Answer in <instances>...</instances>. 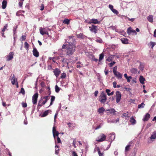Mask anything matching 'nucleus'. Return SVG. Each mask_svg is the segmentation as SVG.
<instances>
[{
  "label": "nucleus",
  "mask_w": 156,
  "mask_h": 156,
  "mask_svg": "<svg viewBox=\"0 0 156 156\" xmlns=\"http://www.w3.org/2000/svg\"><path fill=\"white\" fill-rule=\"evenodd\" d=\"M97 151L98 152L99 156H103V153H101V152L100 149L99 148V147H98V148H97Z\"/></svg>",
  "instance_id": "37"
},
{
  "label": "nucleus",
  "mask_w": 156,
  "mask_h": 156,
  "mask_svg": "<svg viewBox=\"0 0 156 156\" xmlns=\"http://www.w3.org/2000/svg\"><path fill=\"white\" fill-rule=\"evenodd\" d=\"M24 44L25 48L27 50H28L29 46L27 42H26L24 43Z\"/></svg>",
  "instance_id": "36"
},
{
  "label": "nucleus",
  "mask_w": 156,
  "mask_h": 156,
  "mask_svg": "<svg viewBox=\"0 0 156 156\" xmlns=\"http://www.w3.org/2000/svg\"><path fill=\"white\" fill-rule=\"evenodd\" d=\"M55 147V154H57L59 153V149H58V146L56 145Z\"/></svg>",
  "instance_id": "32"
},
{
  "label": "nucleus",
  "mask_w": 156,
  "mask_h": 156,
  "mask_svg": "<svg viewBox=\"0 0 156 156\" xmlns=\"http://www.w3.org/2000/svg\"><path fill=\"white\" fill-rule=\"evenodd\" d=\"M72 156H78V155L75 151H73L72 153Z\"/></svg>",
  "instance_id": "60"
},
{
  "label": "nucleus",
  "mask_w": 156,
  "mask_h": 156,
  "mask_svg": "<svg viewBox=\"0 0 156 156\" xmlns=\"http://www.w3.org/2000/svg\"><path fill=\"white\" fill-rule=\"evenodd\" d=\"M151 139H155L156 138V131L153 132L151 136Z\"/></svg>",
  "instance_id": "26"
},
{
  "label": "nucleus",
  "mask_w": 156,
  "mask_h": 156,
  "mask_svg": "<svg viewBox=\"0 0 156 156\" xmlns=\"http://www.w3.org/2000/svg\"><path fill=\"white\" fill-rule=\"evenodd\" d=\"M117 84V83L116 82L114 81L113 83V87L114 88H116V85Z\"/></svg>",
  "instance_id": "58"
},
{
  "label": "nucleus",
  "mask_w": 156,
  "mask_h": 156,
  "mask_svg": "<svg viewBox=\"0 0 156 156\" xmlns=\"http://www.w3.org/2000/svg\"><path fill=\"white\" fill-rule=\"evenodd\" d=\"M132 77L131 76H128L127 78H126L127 80V81L128 82H129L130 81V79H132Z\"/></svg>",
  "instance_id": "49"
},
{
  "label": "nucleus",
  "mask_w": 156,
  "mask_h": 156,
  "mask_svg": "<svg viewBox=\"0 0 156 156\" xmlns=\"http://www.w3.org/2000/svg\"><path fill=\"white\" fill-rule=\"evenodd\" d=\"M48 30H49V29L48 28L40 27V33L42 35H44V34H46L47 35H48Z\"/></svg>",
  "instance_id": "4"
},
{
  "label": "nucleus",
  "mask_w": 156,
  "mask_h": 156,
  "mask_svg": "<svg viewBox=\"0 0 156 156\" xmlns=\"http://www.w3.org/2000/svg\"><path fill=\"white\" fill-rule=\"evenodd\" d=\"M98 93V92L97 90H96L94 94L95 97H97V96Z\"/></svg>",
  "instance_id": "62"
},
{
  "label": "nucleus",
  "mask_w": 156,
  "mask_h": 156,
  "mask_svg": "<svg viewBox=\"0 0 156 156\" xmlns=\"http://www.w3.org/2000/svg\"><path fill=\"white\" fill-rule=\"evenodd\" d=\"M97 41L100 43H102V41L101 39H97Z\"/></svg>",
  "instance_id": "61"
},
{
  "label": "nucleus",
  "mask_w": 156,
  "mask_h": 156,
  "mask_svg": "<svg viewBox=\"0 0 156 156\" xmlns=\"http://www.w3.org/2000/svg\"><path fill=\"white\" fill-rule=\"evenodd\" d=\"M139 81L142 84L144 83V82L145 81V78L142 76H140L139 78Z\"/></svg>",
  "instance_id": "20"
},
{
  "label": "nucleus",
  "mask_w": 156,
  "mask_h": 156,
  "mask_svg": "<svg viewBox=\"0 0 156 156\" xmlns=\"http://www.w3.org/2000/svg\"><path fill=\"white\" fill-rule=\"evenodd\" d=\"M154 36L156 37V29L154 30Z\"/></svg>",
  "instance_id": "64"
},
{
  "label": "nucleus",
  "mask_w": 156,
  "mask_h": 156,
  "mask_svg": "<svg viewBox=\"0 0 156 156\" xmlns=\"http://www.w3.org/2000/svg\"><path fill=\"white\" fill-rule=\"evenodd\" d=\"M55 97L54 96H51V102L50 105V106H51L53 104V102L55 100Z\"/></svg>",
  "instance_id": "30"
},
{
  "label": "nucleus",
  "mask_w": 156,
  "mask_h": 156,
  "mask_svg": "<svg viewBox=\"0 0 156 156\" xmlns=\"http://www.w3.org/2000/svg\"><path fill=\"white\" fill-rule=\"evenodd\" d=\"M51 112V111L50 110H47L46 111L43 112L42 115H41V117H44L48 115L49 113Z\"/></svg>",
  "instance_id": "21"
},
{
  "label": "nucleus",
  "mask_w": 156,
  "mask_h": 156,
  "mask_svg": "<svg viewBox=\"0 0 156 156\" xmlns=\"http://www.w3.org/2000/svg\"><path fill=\"white\" fill-rule=\"evenodd\" d=\"M16 28L14 27L13 28V34L14 35H15V34L16 33Z\"/></svg>",
  "instance_id": "59"
},
{
  "label": "nucleus",
  "mask_w": 156,
  "mask_h": 156,
  "mask_svg": "<svg viewBox=\"0 0 156 156\" xmlns=\"http://www.w3.org/2000/svg\"><path fill=\"white\" fill-rule=\"evenodd\" d=\"M8 27V25L7 24H5V25L4 26L3 28L2 29V32H4L7 29Z\"/></svg>",
  "instance_id": "34"
},
{
  "label": "nucleus",
  "mask_w": 156,
  "mask_h": 156,
  "mask_svg": "<svg viewBox=\"0 0 156 156\" xmlns=\"http://www.w3.org/2000/svg\"><path fill=\"white\" fill-rule=\"evenodd\" d=\"M20 93H22L23 94H24L25 93V91L23 88H22Z\"/></svg>",
  "instance_id": "45"
},
{
  "label": "nucleus",
  "mask_w": 156,
  "mask_h": 156,
  "mask_svg": "<svg viewBox=\"0 0 156 156\" xmlns=\"http://www.w3.org/2000/svg\"><path fill=\"white\" fill-rule=\"evenodd\" d=\"M52 132L53 134V137L54 138H55V136H58V134H59V133L58 132L56 131L55 128V126H54L53 127L52 129Z\"/></svg>",
  "instance_id": "12"
},
{
  "label": "nucleus",
  "mask_w": 156,
  "mask_h": 156,
  "mask_svg": "<svg viewBox=\"0 0 156 156\" xmlns=\"http://www.w3.org/2000/svg\"><path fill=\"white\" fill-rule=\"evenodd\" d=\"M150 115L148 113H147L144 117L143 119V121H147L149 118L150 117Z\"/></svg>",
  "instance_id": "22"
},
{
  "label": "nucleus",
  "mask_w": 156,
  "mask_h": 156,
  "mask_svg": "<svg viewBox=\"0 0 156 156\" xmlns=\"http://www.w3.org/2000/svg\"><path fill=\"white\" fill-rule=\"evenodd\" d=\"M48 99V96H46L43 98L41 97V100L39 101L37 108L41 107L42 105L45 104Z\"/></svg>",
  "instance_id": "2"
},
{
  "label": "nucleus",
  "mask_w": 156,
  "mask_h": 156,
  "mask_svg": "<svg viewBox=\"0 0 156 156\" xmlns=\"http://www.w3.org/2000/svg\"><path fill=\"white\" fill-rule=\"evenodd\" d=\"M104 56V55L103 53H102L99 55V57L98 60L99 62H100L103 58Z\"/></svg>",
  "instance_id": "33"
},
{
  "label": "nucleus",
  "mask_w": 156,
  "mask_h": 156,
  "mask_svg": "<svg viewBox=\"0 0 156 156\" xmlns=\"http://www.w3.org/2000/svg\"><path fill=\"white\" fill-rule=\"evenodd\" d=\"M107 100L106 95L103 92H102L100 96L99 101L102 104H104Z\"/></svg>",
  "instance_id": "3"
},
{
  "label": "nucleus",
  "mask_w": 156,
  "mask_h": 156,
  "mask_svg": "<svg viewBox=\"0 0 156 156\" xmlns=\"http://www.w3.org/2000/svg\"><path fill=\"white\" fill-rule=\"evenodd\" d=\"M53 73L55 76L56 77H58L61 73V71L58 68H56L54 70Z\"/></svg>",
  "instance_id": "13"
},
{
  "label": "nucleus",
  "mask_w": 156,
  "mask_h": 156,
  "mask_svg": "<svg viewBox=\"0 0 156 156\" xmlns=\"http://www.w3.org/2000/svg\"><path fill=\"white\" fill-rule=\"evenodd\" d=\"M130 71L132 73L134 74L137 73L138 72V70L137 69L135 68H132L131 69Z\"/></svg>",
  "instance_id": "24"
},
{
  "label": "nucleus",
  "mask_w": 156,
  "mask_h": 156,
  "mask_svg": "<svg viewBox=\"0 0 156 156\" xmlns=\"http://www.w3.org/2000/svg\"><path fill=\"white\" fill-rule=\"evenodd\" d=\"M116 112L114 108H112L110 109V113L111 114H113L114 115L115 114V112Z\"/></svg>",
  "instance_id": "38"
},
{
  "label": "nucleus",
  "mask_w": 156,
  "mask_h": 156,
  "mask_svg": "<svg viewBox=\"0 0 156 156\" xmlns=\"http://www.w3.org/2000/svg\"><path fill=\"white\" fill-rule=\"evenodd\" d=\"M22 107L23 108H25L27 107V105L26 103L22 102Z\"/></svg>",
  "instance_id": "48"
},
{
  "label": "nucleus",
  "mask_w": 156,
  "mask_h": 156,
  "mask_svg": "<svg viewBox=\"0 0 156 156\" xmlns=\"http://www.w3.org/2000/svg\"><path fill=\"white\" fill-rule=\"evenodd\" d=\"M66 76V74L65 73H63L61 75V78L62 79H64Z\"/></svg>",
  "instance_id": "39"
},
{
  "label": "nucleus",
  "mask_w": 156,
  "mask_h": 156,
  "mask_svg": "<svg viewBox=\"0 0 156 156\" xmlns=\"http://www.w3.org/2000/svg\"><path fill=\"white\" fill-rule=\"evenodd\" d=\"M91 59L92 60L96 62H97L98 61V59L96 58L94 55L92 56Z\"/></svg>",
  "instance_id": "42"
},
{
  "label": "nucleus",
  "mask_w": 156,
  "mask_h": 156,
  "mask_svg": "<svg viewBox=\"0 0 156 156\" xmlns=\"http://www.w3.org/2000/svg\"><path fill=\"white\" fill-rule=\"evenodd\" d=\"M130 121L132 125L135 124L136 123V121L133 117L130 118Z\"/></svg>",
  "instance_id": "27"
},
{
  "label": "nucleus",
  "mask_w": 156,
  "mask_h": 156,
  "mask_svg": "<svg viewBox=\"0 0 156 156\" xmlns=\"http://www.w3.org/2000/svg\"><path fill=\"white\" fill-rule=\"evenodd\" d=\"M89 28L91 32L94 33L95 34L97 33L98 30L97 26L92 24L91 27H89Z\"/></svg>",
  "instance_id": "5"
},
{
  "label": "nucleus",
  "mask_w": 156,
  "mask_h": 156,
  "mask_svg": "<svg viewBox=\"0 0 156 156\" xmlns=\"http://www.w3.org/2000/svg\"><path fill=\"white\" fill-rule=\"evenodd\" d=\"M89 23L90 24H99L100 23V21H98L97 19H92L89 21Z\"/></svg>",
  "instance_id": "11"
},
{
  "label": "nucleus",
  "mask_w": 156,
  "mask_h": 156,
  "mask_svg": "<svg viewBox=\"0 0 156 156\" xmlns=\"http://www.w3.org/2000/svg\"><path fill=\"white\" fill-rule=\"evenodd\" d=\"M108 7L111 11H112V10L114 9L113 6L112 5H109L108 6Z\"/></svg>",
  "instance_id": "53"
},
{
  "label": "nucleus",
  "mask_w": 156,
  "mask_h": 156,
  "mask_svg": "<svg viewBox=\"0 0 156 156\" xmlns=\"http://www.w3.org/2000/svg\"><path fill=\"white\" fill-rule=\"evenodd\" d=\"M14 53L13 52H10L9 54L6 56V61H9L12 59L13 58Z\"/></svg>",
  "instance_id": "8"
},
{
  "label": "nucleus",
  "mask_w": 156,
  "mask_h": 156,
  "mask_svg": "<svg viewBox=\"0 0 156 156\" xmlns=\"http://www.w3.org/2000/svg\"><path fill=\"white\" fill-rule=\"evenodd\" d=\"M115 97L116 102L117 103L119 102L121 98V93L119 91H117L115 93Z\"/></svg>",
  "instance_id": "6"
},
{
  "label": "nucleus",
  "mask_w": 156,
  "mask_h": 156,
  "mask_svg": "<svg viewBox=\"0 0 156 156\" xmlns=\"http://www.w3.org/2000/svg\"><path fill=\"white\" fill-rule=\"evenodd\" d=\"M115 133H112L108 135L109 139L112 141H113L115 139Z\"/></svg>",
  "instance_id": "15"
},
{
  "label": "nucleus",
  "mask_w": 156,
  "mask_h": 156,
  "mask_svg": "<svg viewBox=\"0 0 156 156\" xmlns=\"http://www.w3.org/2000/svg\"><path fill=\"white\" fill-rule=\"evenodd\" d=\"M130 146L131 145H128L126 146L125 149V150L126 151H127L129 150Z\"/></svg>",
  "instance_id": "43"
},
{
  "label": "nucleus",
  "mask_w": 156,
  "mask_h": 156,
  "mask_svg": "<svg viewBox=\"0 0 156 156\" xmlns=\"http://www.w3.org/2000/svg\"><path fill=\"white\" fill-rule=\"evenodd\" d=\"M58 115V112H56V113H55V115L54 118V121L55 122H56V117H57Z\"/></svg>",
  "instance_id": "52"
},
{
  "label": "nucleus",
  "mask_w": 156,
  "mask_h": 156,
  "mask_svg": "<svg viewBox=\"0 0 156 156\" xmlns=\"http://www.w3.org/2000/svg\"><path fill=\"white\" fill-rule=\"evenodd\" d=\"M33 55L35 57H37L39 56V53L37 49L35 47L33 48Z\"/></svg>",
  "instance_id": "14"
},
{
  "label": "nucleus",
  "mask_w": 156,
  "mask_h": 156,
  "mask_svg": "<svg viewBox=\"0 0 156 156\" xmlns=\"http://www.w3.org/2000/svg\"><path fill=\"white\" fill-rule=\"evenodd\" d=\"M26 38V37L25 35H23L22 36L21 39H22V41H24V40H25Z\"/></svg>",
  "instance_id": "57"
},
{
  "label": "nucleus",
  "mask_w": 156,
  "mask_h": 156,
  "mask_svg": "<svg viewBox=\"0 0 156 156\" xmlns=\"http://www.w3.org/2000/svg\"><path fill=\"white\" fill-rule=\"evenodd\" d=\"M98 139L96 140L98 142H102L104 141L106 139V136L103 134L100 135L98 137Z\"/></svg>",
  "instance_id": "9"
},
{
  "label": "nucleus",
  "mask_w": 156,
  "mask_h": 156,
  "mask_svg": "<svg viewBox=\"0 0 156 156\" xmlns=\"http://www.w3.org/2000/svg\"><path fill=\"white\" fill-rule=\"evenodd\" d=\"M38 97V94L37 93H36L33 95L32 98V102L33 104L35 105L37 103Z\"/></svg>",
  "instance_id": "7"
},
{
  "label": "nucleus",
  "mask_w": 156,
  "mask_h": 156,
  "mask_svg": "<svg viewBox=\"0 0 156 156\" xmlns=\"http://www.w3.org/2000/svg\"><path fill=\"white\" fill-rule=\"evenodd\" d=\"M112 11L114 14L116 15H117L119 13V12L116 10L114 9Z\"/></svg>",
  "instance_id": "40"
},
{
  "label": "nucleus",
  "mask_w": 156,
  "mask_h": 156,
  "mask_svg": "<svg viewBox=\"0 0 156 156\" xmlns=\"http://www.w3.org/2000/svg\"><path fill=\"white\" fill-rule=\"evenodd\" d=\"M44 7L43 4H42L41 6L40 10H43L44 9Z\"/></svg>",
  "instance_id": "63"
},
{
  "label": "nucleus",
  "mask_w": 156,
  "mask_h": 156,
  "mask_svg": "<svg viewBox=\"0 0 156 156\" xmlns=\"http://www.w3.org/2000/svg\"><path fill=\"white\" fill-rule=\"evenodd\" d=\"M115 76L117 77L118 79H121L122 78V74L118 72H117L114 73Z\"/></svg>",
  "instance_id": "19"
},
{
  "label": "nucleus",
  "mask_w": 156,
  "mask_h": 156,
  "mask_svg": "<svg viewBox=\"0 0 156 156\" xmlns=\"http://www.w3.org/2000/svg\"><path fill=\"white\" fill-rule=\"evenodd\" d=\"M121 41L123 44H128L129 40L126 38H123L121 39Z\"/></svg>",
  "instance_id": "17"
},
{
  "label": "nucleus",
  "mask_w": 156,
  "mask_h": 156,
  "mask_svg": "<svg viewBox=\"0 0 156 156\" xmlns=\"http://www.w3.org/2000/svg\"><path fill=\"white\" fill-rule=\"evenodd\" d=\"M70 23V20L67 19H65L63 22V23L64 24H69Z\"/></svg>",
  "instance_id": "28"
},
{
  "label": "nucleus",
  "mask_w": 156,
  "mask_h": 156,
  "mask_svg": "<svg viewBox=\"0 0 156 156\" xmlns=\"http://www.w3.org/2000/svg\"><path fill=\"white\" fill-rule=\"evenodd\" d=\"M145 105L144 103L142 102L141 104L138 105V108H143L144 107Z\"/></svg>",
  "instance_id": "31"
},
{
  "label": "nucleus",
  "mask_w": 156,
  "mask_h": 156,
  "mask_svg": "<svg viewBox=\"0 0 156 156\" xmlns=\"http://www.w3.org/2000/svg\"><path fill=\"white\" fill-rule=\"evenodd\" d=\"M139 69L141 70H143L144 69V66L141 63H140V64L139 67Z\"/></svg>",
  "instance_id": "41"
},
{
  "label": "nucleus",
  "mask_w": 156,
  "mask_h": 156,
  "mask_svg": "<svg viewBox=\"0 0 156 156\" xmlns=\"http://www.w3.org/2000/svg\"><path fill=\"white\" fill-rule=\"evenodd\" d=\"M117 69V66H115L113 68V73H116L117 72L116 71Z\"/></svg>",
  "instance_id": "47"
},
{
  "label": "nucleus",
  "mask_w": 156,
  "mask_h": 156,
  "mask_svg": "<svg viewBox=\"0 0 156 156\" xmlns=\"http://www.w3.org/2000/svg\"><path fill=\"white\" fill-rule=\"evenodd\" d=\"M7 2L5 0H3L2 3V8L3 9L6 8L7 5Z\"/></svg>",
  "instance_id": "25"
},
{
  "label": "nucleus",
  "mask_w": 156,
  "mask_h": 156,
  "mask_svg": "<svg viewBox=\"0 0 156 156\" xmlns=\"http://www.w3.org/2000/svg\"><path fill=\"white\" fill-rule=\"evenodd\" d=\"M115 63V62L114 61H113L112 62L109 63V66L110 67H112L113 65Z\"/></svg>",
  "instance_id": "51"
},
{
  "label": "nucleus",
  "mask_w": 156,
  "mask_h": 156,
  "mask_svg": "<svg viewBox=\"0 0 156 156\" xmlns=\"http://www.w3.org/2000/svg\"><path fill=\"white\" fill-rule=\"evenodd\" d=\"M111 90L109 89H107L106 90V93H107V94L108 96H109V94H110V92Z\"/></svg>",
  "instance_id": "55"
},
{
  "label": "nucleus",
  "mask_w": 156,
  "mask_h": 156,
  "mask_svg": "<svg viewBox=\"0 0 156 156\" xmlns=\"http://www.w3.org/2000/svg\"><path fill=\"white\" fill-rule=\"evenodd\" d=\"M55 91L56 93H58L60 90V88H59L57 85H55Z\"/></svg>",
  "instance_id": "35"
},
{
  "label": "nucleus",
  "mask_w": 156,
  "mask_h": 156,
  "mask_svg": "<svg viewBox=\"0 0 156 156\" xmlns=\"http://www.w3.org/2000/svg\"><path fill=\"white\" fill-rule=\"evenodd\" d=\"M69 39L68 41L65 42L62 46V48H66L65 52L66 54L70 56L72 55L75 51L76 46L73 44V36L69 37Z\"/></svg>",
  "instance_id": "1"
},
{
  "label": "nucleus",
  "mask_w": 156,
  "mask_h": 156,
  "mask_svg": "<svg viewBox=\"0 0 156 156\" xmlns=\"http://www.w3.org/2000/svg\"><path fill=\"white\" fill-rule=\"evenodd\" d=\"M57 141L58 143H60L61 142V140L60 138L58 136H57Z\"/></svg>",
  "instance_id": "54"
},
{
  "label": "nucleus",
  "mask_w": 156,
  "mask_h": 156,
  "mask_svg": "<svg viewBox=\"0 0 156 156\" xmlns=\"http://www.w3.org/2000/svg\"><path fill=\"white\" fill-rule=\"evenodd\" d=\"M148 20L150 22L153 21V17L152 15H150L147 17Z\"/></svg>",
  "instance_id": "29"
},
{
  "label": "nucleus",
  "mask_w": 156,
  "mask_h": 156,
  "mask_svg": "<svg viewBox=\"0 0 156 156\" xmlns=\"http://www.w3.org/2000/svg\"><path fill=\"white\" fill-rule=\"evenodd\" d=\"M107 61H108V62H110L112 60V57H108L106 60Z\"/></svg>",
  "instance_id": "56"
},
{
  "label": "nucleus",
  "mask_w": 156,
  "mask_h": 156,
  "mask_svg": "<svg viewBox=\"0 0 156 156\" xmlns=\"http://www.w3.org/2000/svg\"><path fill=\"white\" fill-rule=\"evenodd\" d=\"M103 124L101 123L98 126H97L95 129H98L100 128L102 126Z\"/></svg>",
  "instance_id": "46"
},
{
  "label": "nucleus",
  "mask_w": 156,
  "mask_h": 156,
  "mask_svg": "<svg viewBox=\"0 0 156 156\" xmlns=\"http://www.w3.org/2000/svg\"><path fill=\"white\" fill-rule=\"evenodd\" d=\"M105 110V109L103 107H101L99 108L98 112L100 114H103Z\"/></svg>",
  "instance_id": "23"
},
{
  "label": "nucleus",
  "mask_w": 156,
  "mask_h": 156,
  "mask_svg": "<svg viewBox=\"0 0 156 156\" xmlns=\"http://www.w3.org/2000/svg\"><path fill=\"white\" fill-rule=\"evenodd\" d=\"M11 83L12 85H15L16 83H17V79L15 77L14 75H13V76L11 79Z\"/></svg>",
  "instance_id": "16"
},
{
  "label": "nucleus",
  "mask_w": 156,
  "mask_h": 156,
  "mask_svg": "<svg viewBox=\"0 0 156 156\" xmlns=\"http://www.w3.org/2000/svg\"><path fill=\"white\" fill-rule=\"evenodd\" d=\"M77 36L78 38H80L82 39H84L86 36L83 35L82 33H80L79 34L77 35Z\"/></svg>",
  "instance_id": "18"
},
{
  "label": "nucleus",
  "mask_w": 156,
  "mask_h": 156,
  "mask_svg": "<svg viewBox=\"0 0 156 156\" xmlns=\"http://www.w3.org/2000/svg\"><path fill=\"white\" fill-rule=\"evenodd\" d=\"M150 44H151V45L152 46L151 48H153L154 46L155 45V43H154V42H150Z\"/></svg>",
  "instance_id": "50"
},
{
  "label": "nucleus",
  "mask_w": 156,
  "mask_h": 156,
  "mask_svg": "<svg viewBox=\"0 0 156 156\" xmlns=\"http://www.w3.org/2000/svg\"><path fill=\"white\" fill-rule=\"evenodd\" d=\"M76 139H73V145L75 148L76 147Z\"/></svg>",
  "instance_id": "44"
},
{
  "label": "nucleus",
  "mask_w": 156,
  "mask_h": 156,
  "mask_svg": "<svg viewBox=\"0 0 156 156\" xmlns=\"http://www.w3.org/2000/svg\"><path fill=\"white\" fill-rule=\"evenodd\" d=\"M127 33L129 35H130L132 33H133L135 35L137 34L135 30L132 29L131 27H129L127 29Z\"/></svg>",
  "instance_id": "10"
}]
</instances>
